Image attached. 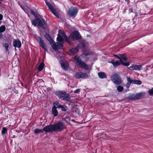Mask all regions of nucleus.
<instances>
[{
	"instance_id": "nucleus-29",
	"label": "nucleus",
	"mask_w": 153,
	"mask_h": 153,
	"mask_svg": "<svg viewBox=\"0 0 153 153\" xmlns=\"http://www.w3.org/2000/svg\"><path fill=\"white\" fill-rule=\"evenodd\" d=\"M60 108L61 109L62 111H65L68 109V107L65 105H62Z\"/></svg>"
},
{
	"instance_id": "nucleus-41",
	"label": "nucleus",
	"mask_w": 153,
	"mask_h": 153,
	"mask_svg": "<svg viewBox=\"0 0 153 153\" xmlns=\"http://www.w3.org/2000/svg\"><path fill=\"white\" fill-rule=\"evenodd\" d=\"M149 94H153V88H152L149 91Z\"/></svg>"
},
{
	"instance_id": "nucleus-3",
	"label": "nucleus",
	"mask_w": 153,
	"mask_h": 153,
	"mask_svg": "<svg viewBox=\"0 0 153 153\" xmlns=\"http://www.w3.org/2000/svg\"><path fill=\"white\" fill-rule=\"evenodd\" d=\"M74 59L76 60L77 64L79 65L81 68L85 70H88V69L89 67L88 65L84 62L82 61V60L80 59L79 57H74Z\"/></svg>"
},
{
	"instance_id": "nucleus-46",
	"label": "nucleus",
	"mask_w": 153,
	"mask_h": 153,
	"mask_svg": "<svg viewBox=\"0 0 153 153\" xmlns=\"http://www.w3.org/2000/svg\"><path fill=\"white\" fill-rule=\"evenodd\" d=\"M2 37H3V34L1 33L0 32V39H1V38H2Z\"/></svg>"
},
{
	"instance_id": "nucleus-40",
	"label": "nucleus",
	"mask_w": 153,
	"mask_h": 153,
	"mask_svg": "<svg viewBox=\"0 0 153 153\" xmlns=\"http://www.w3.org/2000/svg\"><path fill=\"white\" fill-rule=\"evenodd\" d=\"M30 13L31 14L33 15L35 17H38L33 10H31Z\"/></svg>"
},
{
	"instance_id": "nucleus-28",
	"label": "nucleus",
	"mask_w": 153,
	"mask_h": 153,
	"mask_svg": "<svg viewBox=\"0 0 153 153\" xmlns=\"http://www.w3.org/2000/svg\"><path fill=\"white\" fill-rule=\"evenodd\" d=\"M53 105H54L56 106V105L57 106L56 108H61V107L62 106V105L60 104L58 102H54L53 103Z\"/></svg>"
},
{
	"instance_id": "nucleus-32",
	"label": "nucleus",
	"mask_w": 153,
	"mask_h": 153,
	"mask_svg": "<svg viewBox=\"0 0 153 153\" xmlns=\"http://www.w3.org/2000/svg\"><path fill=\"white\" fill-rule=\"evenodd\" d=\"M6 51L8 53H9V50L8 49V48L9 47V44L8 43H5L4 44V45H3Z\"/></svg>"
},
{
	"instance_id": "nucleus-31",
	"label": "nucleus",
	"mask_w": 153,
	"mask_h": 153,
	"mask_svg": "<svg viewBox=\"0 0 153 153\" xmlns=\"http://www.w3.org/2000/svg\"><path fill=\"white\" fill-rule=\"evenodd\" d=\"M120 62L122 65L125 66H128L129 65H130V63L129 62H124L121 59H120Z\"/></svg>"
},
{
	"instance_id": "nucleus-38",
	"label": "nucleus",
	"mask_w": 153,
	"mask_h": 153,
	"mask_svg": "<svg viewBox=\"0 0 153 153\" xmlns=\"http://www.w3.org/2000/svg\"><path fill=\"white\" fill-rule=\"evenodd\" d=\"M117 89L118 91L120 92L123 91V88L122 86L119 85L117 87Z\"/></svg>"
},
{
	"instance_id": "nucleus-30",
	"label": "nucleus",
	"mask_w": 153,
	"mask_h": 153,
	"mask_svg": "<svg viewBox=\"0 0 153 153\" xmlns=\"http://www.w3.org/2000/svg\"><path fill=\"white\" fill-rule=\"evenodd\" d=\"M45 3L46 5L51 10L54 8L50 3L47 2L46 1H45Z\"/></svg>"
},
{
	"instance_id": "nucleus-7",
	"label": "nucleus",
	"mask_w": 153,
	"mask_h": 153,
	"mask_svg": "<svg viewBox=\"0 0 153 153\" xmlns=\"http://www.w3.org/2000/svg\"><path fill=\"white\" fill-rule=\"evenodd\" d=\"M35 39L39 43V45L45 51H47V46L44 43V40L40 36H36L35 37Z\"/></svg>"
},
{
	"instance_id": "nucleus-14",
	"label": "nucleus",
	"mask_w": 153,
	"mask_h": 153,
	"mask_svg": "<svg viewBox=\"0 0 153 153\" xmlns=\"http://www.w3.org/2000/svg\"><path fill=\"white\" fill-rule=\"evenodd\" d=\"M79 51L78 48L76 46V48H72L69 50V54H75L76 53Z\"/></svg>"
},
{
	"instance_id": "nucleus-23",
	"label": "nucleus",
	"mask_w": 153,
	"mask_h": 153,
	"mask_svg": "<svg viewBox=\"0 0 153 153\" xmlns=\"http://www.w3.org/2000/svg\"><path fill=\"white\" fill-rule=\"evenodd\" d=\"M51 11L52 13L53 14L54 16H55L57 18H59V14L56 11L54 8H53Z\"/></svg>"
},
{
	"instance_id": "nucleus-44",
	"label": "nucleus",
	"mask_w": 153,
	"mask_h": 153,
	"mask_svg": "<svg viewBox=\"0 0 153 153\" xmlns=\"http://www.w3.org/2000/svg\"><path fill=\"white\" fill-rule=\"evenodd\" d=\"M134 13L135 14V15L134 16V18H136L137 17V16L138 14L136 12H134Z\"/></svg>"
},
{
	"instance_id": "nucleus-10",
	"label": "nucleus",
	"mask_w": 153,
	"mask_h": 153,
	"mask_svg": "<svg viewBox=\"0 0 153 153\" xmlns=\"http://www.w3.org/2000/svg\"><path fill=\"white\" fill-rule=\"evenodd\" d=\"M45 36L46 39L49 42L50 44L51 45L53 43V47H55L56 46V44L54 41L52 39L51 36L48 33H46L45 34Z\"/></svg>"
},
{
	"instance_id": "nucleus-20",
	"label": "nucleus",
	"mask_w": 153,
	"mask_h": 153,
	"mask_svg": "<svg viewBox=\"0 0 153 153\" xmlns=\"http://www.w3.org/2000/svg\"><path fill=\"white\" fill-rule=\"evenodd\" d=\"M60 62L62 68L65 71L67 70L68 68L67 67L66 65L65 64V62L62 60L60 61Z\"/></svg>"
},
{
	"instance_id": "nucleus-18",
	"label": "nucleus",
	"mask_w": 153,
	"mask_h": 153,
	"mask_svg": "<svg viewBox=\"0 0 153 153\" xmlns=\"http://www.w3.org/2000/svg\"><path fill=\"white\" fill-rule=\"evenodd\" d=\"M98 76L101 79L106 78L107 77V76L105 73L101 72L98 73Z\"/></svg>"
},
{
	"instance_id": "nucleus-43",
	"label": "nucleus",
	"mask_w": 153,
	"mask_h": 153,
	"mask_svg": "<svg viewBox=\"0 0 153 153\" xmlns=\"http://www.w3.org/2000/svg\"><path fill=\"white\" fill-rule=\"evenodd\" d=\"M128 12L129 13L133 12V9L132 8H130L128 10Z\"/></svg>"
},
{
	"instance_id": "nucleus-8",
	"label": "nucleus",
	"mask_w": 153,
	"mask_h": 153,
	"mask_svg": "<svg viewBox=\"0 0 153 153\" xmlns=\"http://www.w3.org/2000/svg\"><path fill=\"white\" fill-rule=\"evenodd\" d=\"M47 23L45 21V19L41 18L39 19V21L38 23V27H41L43 30H45L47 28Z\"/></svg>"
},
{
	"instance_id": "nucleus-21",
	"label": "nucleus",
	"mask_w": 153,
	"mask_h": 153,
	"mask_svg": "<svg viewBox=\"0 0 153 153\" xmlns=\"http://www.w3.org/2000/svg\"><path fill=\"white\" fill-rule=\"evenodd\" d=\"M64 38L65 39V42L67 43L70 45H72V44L70 37H68L67 35H65V36L64 37Z\"/></svg>"
},
{
	"instance_id": "nucleus-12",
	"label": "nucleus",
	"mask_w": 153,
	"mask_h": 153,
	"mask_svg": "<svg viewBox=\"0 0 153 153\" xmlns=\"http://www.w3.org/2000/svg\"><path fill=\"white\" fill-rule=\"evenodd\" d=\"M142 68L141 65H132L129 67V69L131 70H141Z\"/></svg>"
},
{
	"instance_id": "nucleus-19",
	"label": "nucleus",
	"mask_w": 153,
	"mask_h": 153,
	"mask_svg": "<svg viewBox=\"0 0 153 153\" xmlns=\"http://www.w3.org/2000/svg\"><path fill=\"white\" fill-rule=\"evenodd\" d=\"M39 18V17H35V19L33 20L32 21V23L34 26H36L37 25V24H38Z\"/></svg>"
},
{
	"instance_id": "nucleus-17",
	"label": "nucleus",
	"mask_w": 153,
	"mask_h": 153,
	"mask_svg": "<svg viewBox=\"0 0 153 153\" xmlns=\"http://www.w3.org/2000/svg\"><path fill=\"white\" fill-rule=\"evenodd\" d=\"M56 109V106L55 105H53L52 109V113L54 117H56L58 114V112Z\"/></svg>"
},
{
	"instance_id": "nucleus-24",
	"label": "nucleus",
	"mask_w": 153,
	"mask_h": 153,
	"mask_svg": "<svg viewBox=\"0 0 153 153\" xmlns=\"http://www.w3.org/2000/svg\"><path fill=\"white\" fill-rule=\"evenodd\" d=\"M43 131H44L43 129H42L39 128H36L34 130V133L36 134H37L40 133H43Z\"/></svg>"
},
{
	"instance_id": "nucleus-26",
	"label": "nucleus",
	"mask_w": 153,
	"mask_h": 153,
	"mask_svg": "<svg viewBox=\"0 0 153 153\" xmlns=\"http://www.w3.org/2000/svg\"><path fill=\"white\" fill-rule=\"evenodd\" d=\"M142 94L141 93L138 94L136 95L134 94L135 100H137L141 98Z\"/></svg>"
},
{
	"instance_id": "nucleus-13",
	"label": "nucleus",
	"mask_w": 153,
	"mask_h": 153,
	"mask_svg": "<svg viewBox=\"0 0 153 153\" xmlns=\"http://www.w3.org/2000/svg\"><path fill=\"white\" fill-rule=\"evenodd\" d=\"M61 100L68 102L71 101L70 95L68 94H67L66 92Z\"/></svg>"
},
{
	"instance_id": "nucleus-36",
	"label": "nucleus",
	"mask_w": 153,
	"mask_h": 153,
	"mask_svg": "<svg viewBox=\"0 0 153 153\" xmlns=\"http://www.w3.org/2000/svg\"><path fill=\"white\" fill-rule=\"evenodd\" d=\"M79 48H84L85 46V45L83 43H80L77 46Z\"/></svg>"
},
{
	"instance_id": "nucleus-2",
	"label": "nucleus",
	"mask_w": 153,
	"mask_h": 153,
	"mask_svg": "<svg viewBox=\"0 0 153 153\" xmlns=\"http://www.w3.org/2000/svg\"><path fill=\"white\" fill-rule=\"evenodd\" d=\"M111 79L113 82L117 85L120 84L122 82L120 76L116 73H114L112 74Z\"/></svg>"
},
{
	"instance_id": "nucleus-39",
	"label": "nucleus",
	"mask_w": 153,
	"mask_h": 153,
	"mask_svg": "<svg viewBox=\"0 0 153 153\" xmlns=\"http://www.w3.org/2000/svg\"><path fill=\"white\" fill-rule=\"evenodd\" d=\"M59 33L60 34H62L63 36L64 37L65 36V35H66L65 32L62 31L61 29H59Z\"/></svg>"
},
{
	"instance_id": "nucleus-4",
	"label": "nucleus",
	"mask_w": 153,
	"mask_h": 153,
	"mask_svg": "<svg viewBox=\"0 0 153 153\" xmlns=\"http://www.w3.org/2000/svg\"><path fill=\"white\" fill-rule=\"evenodd\" d=\"M127 81L128 82L126 84V86L127 88H129L130 85L131 83L139 85H141L142 84L141 81L136 79H133L130 77L127 78Z\"/></svg>"
},
{
	"instance_id": "nucleus-37",
	"label": "nucleus",
	"mask_w": 153,
	"mask_h": 153,
	"mask_svg": "<svg viewBox=\"0 0 153 153\" xmlns=\"http://www.w3.org/2000/svg\"><path fill=\"white\" fill-rule=\"evenodd\" d=\"M7 129L5 127H4L2 129V130L1 131V133L2 134H4L7 131Z\"/></svg>"
},
{
	"instance_id": "nucleus-27",
	"label": "nucleus",
	"mask_w": 153,
	"mask_h": 153,
	"mask_svg": "<svg viewBox=\"0 0 153 153\" xmlns=\"http://www.w3.org/2000/svg\"><path fill=\"white\" fill-rule=\"evenodd\" d=\"M56 40L58 42H63V38L62 36L60 34H58V37L56 38Z\"/></svg>"
},
{
	"instance_id": "nucleus-1",
	"label": "nucleus",
	"mask_w": 153,
	"mask_h": 153,
	"mask_svg": "<svg viewBox=\"0 0 153 153\" xmlns=\"http://www.w3.org/2000/svg\"><path fill=\"white\" fill-rule=\"evenodd\" d=\"M65 125L59 121L54 124H50L43 128L44 131L51 133L53 131L60 132L65 129Z\"/></svg>"
},
{
	"instance_id": "nucleus-33",
	"label": "nucleus",
	"mask_w": 153,
	"mask_h": 153,
	"mask_svg": "<svg viewBox=\"0 0 153 153\" xmlns=\"http://www.w3.org/2000/svg\"><path fill=\"white\" fill-rule=\"evenodd\" d=\"M6 30V27L4 25H2L0 27V32L1 33L3 32Z\"/></svg>"
},
{
	"instance_id": "nucleus-6",
	"label": "nucleus",
	"mask_w": 153,
	"mask_h": 153,
	"mask_svg": "<svg viewBox=\"0 0 153 153\" xmlns=\"http://www.w3.org/2000/svg\"><path fill=\"white\" fill-rule=\"evenodd\" d=\"M78 11V10L76 7H71L68 9V13L70 17H75L77 15Z\"/></svg>"
},
{
	"instance_id": "nucleus-11",
	"label": "nucleus",
	"mask_w": 153,
	"mask_h": 153,
	"mask_svg": "<svg viewBox=\"0 0 153 153\" xmlns=\"http://www.w3.org/2000/svg\"><path fill=\"white\" fill-rule=\"evenodd\" d=\"M63 42H57V45L56 44L55 47H53V43L51 45L53 49L54 50L58 49H61L63 48ZM54 44V43H53Z\"/></svg>"
},
{
	"instance_id": "nucleus-34",
	"label": "nucleus",
	"mask_w": 153,
	"mask_h": 153,
	"mask_svg": "<svg viewBox=\"0 0 153 153\" xmlns=\"http://www.w3.org/2000/svg\"><path fill=\"white\" fill-rule=\"evenodd\" d=\"M128 98L131 100H135L134 98V94H132L128 97Z\"/></svg>"
},
{
	"instance_id": "nucleus-45",
	"label": "nucleus",
	"mask_w": 153,
	"mask_h": 153,
	"mask_svg": "<svg viewBox=\"0 0 153 153\" xmlns=\"http://www.w3.org/2000/svg\"><path fill=\"white\" fill-rule=\"evenodd\" d=\"M3 16L2 14H0V21L1 20L3 19Z\"/></svg>"
},
{
	"instance_id": "nucleus-42",
	"label": "nucleus",
	"mask_w": 153,
	"mask_h": 153,
	"mask_svg": "<svg viewBox=\"0 0 153 153\" xmlns=\"http://www.w3.org/2000/svg\"><path fill=\"white\" fill-rule=\"evenodd\" d=\"M80 91V89H77L76 90L74 91V92L75 93H77L79 92Z\"/></svg>"
},
{
	"instance_id": "nucleus-5",
	"label": "nucleus",
	"mask_w": 153,
	"mask_h": 153,
	"mask_svg": "<svg viewBox=\"0 0 153 153\" xmlns=\"http://www.w3.org/2000/svg\"><path fill=\"white\" fill-rule=\"evenodd\" d=\"M70 37L73 41L79 40L81 38L79 33L76 30L72 32L70 34Z\"/></svg>"
},
{
	"instance_id": "nucleus-47",
	"label": "nucleus",
	"mask_w": 153,
	"mask_h": 153,
	"mask_svg": "<svg viewBox=\"0 0 153 153\" xmlns=\"http://www.w3.org/2000/svg\"><path fill=\"white\" fill-rule=\"evenodd\" d=\"M115 56H116L117 57V58L119 59H121L119 56H118L117 55L114 54V55Z\"/></svg>"
},
{
	"instance_id": "nucleus-16",
	"label": "nucleus",
	"mask_w": 153,
	"mask_h": 153,
	"mask_svg": "<svg viewBox=\"0 0 153 153\" xmlns=\"http://www.w3.org/2000/svg\"><path fill=\"white\" fill-rule=\"evenodd\" d=\"M13 45L15 48H20L21 46V43L19 40H15L13 42Z\"/></svg>"
},
{
	"instance_id": "nucleus-35",
	"label": "nucleus",
	"mask_w": 153,
	"mask_h": 153,
	"mask_svg": "<svg viewBox=\"0 0 153 153\" xmlns=\"http://www.w3.org/2000/svg\"><path fill=\"white\" fill-rule=\"evenodd\" d=\"M121 59H122L124 61H126L127 60V58L126 56L124 54H121L120 55Z\"/></svg>"
},
{
	"instance_id": "nucleus-25",
	"label": "nucleus",
	"mask_w": 153,
	"mask_h": 153,
	"mask_svg": "<svg viewBox=\"0 0 153 153\" xmlns=\"http://www.w3.org/2000/svg\"><path fill=\"white\" fill-rule=\"evenodd\" d=\"M111 63L115 67L120 65L121 63H120V61L119 62L118 61H116L115 62H114V60L112 61L111 62Z\"/></svg>"
},
{
	"instance_id": "nucleus-22",
	"label": "nucleus",
	"mask_w": 153,
	"mask_h": 153,
	"mask_svg": "<svg viewBox=\"0 0 153 153\" xmlns=\"http://www.w3.org/2000/svg\"><path fill=\"white\" fill-rule=\"evenodd\" d=\"M44 65L45 64L43 62L41 63L38 67V70L40 71H42L44 68Z\"/></svg>"
},
{
	"instance_id": "nucleus-9",
	"label": "nucleus",
	"mask_w": 153,
	"mask_h": 153,
	"mask_svg": "<svg viewBox=\"0 0 153 153\" xmlns=\"http://www.w3.org/2000/svg\"><path fill=\"white\" fill-rule=\"evenodd\" d=\"M75 76L76 78L78 79L80 78L84 79L88 77V75L87 74L82 72L76 73L75 74Z\"/></svg>"
},
{
	"instance_id": "nucleus-15",
	"label": "nucleus",
	"mask_w": 153,
	"mask_h": 153,
	"mask_svg": "<svg viewBox=\"0 0 153 153\" xmlns=\"http://www.w3.org/2000/svg\"><path fill=\"white\" fill-rule=\"evenodd\" d=\"M65 92V91H56L55 94L59 99H62Z\"/></svg>"
},
{
	"instance_id": "nucleus-48",
	"label": "nucleus",
	"mask_w": 153,
	"mask_h": 153,
	"mask_svg": "<svg viewBox=\"0 0 153 153\" xmlns=\"http://www.w3.org/2000/svg\"><path fill=\"white\" fill-rule=\"evenodd\" d=\"M125 1L127 2V4L129 3V0H125Z\"/></svg>"
}]
</instances>
